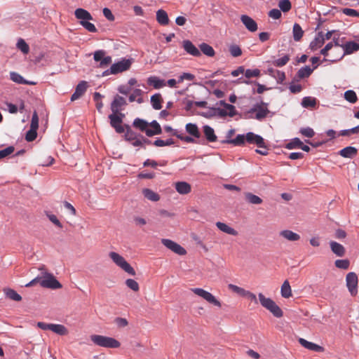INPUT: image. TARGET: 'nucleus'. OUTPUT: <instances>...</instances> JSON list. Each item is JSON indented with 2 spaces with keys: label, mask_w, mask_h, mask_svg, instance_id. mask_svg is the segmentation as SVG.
Instances as JSON below:
<instances>
[{
  "label": "nucleus",
  "mask_w": 359,
  "mask_h": 359,
  "mask_svg": "<svg viewBox=\"0 0 359 359\" xmlns=\"http://www.w3.org/2000/svg\"><path fill=\"white\" fill-rule=\"evenodd\" d=\"M88 83L86 81H80L76 86L75 91L71 96V101L74 102L80 98L86 91Z\"/></svg>",
  "instance_id": "obj_17"
},
{
  "label": "nucleus",
  "mask_w": 359,
  "mask_h": 359,
  "mask_svg": "<svg viewBox=\"0 0 359 359\" xmlns=\"http://www.w3.org/2000/svg\"><path fill=\"white\" fill-rule=\"evenodd\" d=\"M132 58L123 57L119 61L111 65L109 69L104 71L102 74V76H107L109 74H117L130 69L132 62Z\"/></svg>",
  "instance_id": "obj_2"
},
{
  "label": "nucleus",
  "mask_w": 359,
  "mask_h": 359,
  "mask_svg": "<svg viewBox=\"0 0 359 359\" xmlns=\"http://www.w3.org/2000/svg\"><path fill=\"white\" fill-rule=\"evenodd\" d=\"M342 13L348 16L359 18V11L353 8H344Z\"/></svg>",
  "instance_id": "obj_58"
},
{
  "label": "nucleus",
  "mask_w": 359,
  "mask_h": 359,
  "mask_svg": "<svg viewBox=\"0 0 359 359\" xmlns=\"http://www.w3.org/2000/svg\"><path fill=\"white\" fill-rule=\"evenodd\" d=\"M280 11L284 13L289 11L292 8V3L290 0H280L278 2Z\"/></svg>",
  "instance_id": "obj_46"
},
{
  "label": "nucleus",
  "mask_w": 359,
  "mask_h": 359,
  "mask_svg": "<svg viewBox=\"0 0 359 359\" xmlns=\"http://www.w3.org/2000/svg\"><path fill=\"white\" fill-rule=\"evenodd\" d=\"M161 243L167 248L179 255H184L187 253L186 250L183 247L170 239L163 238Z\"/></svg>",
  "instance_id": "obj_11"
},
{
  "label": "nucleus",
  "mask_w": 359,
  "mask_h": 359,
  "mask_svg": "<svg viewBox=\"0 0 359 359\" xmlns=\"http://www.w3.org/2000/svg\"><path fill=\"white\" fill-rule=\"evenodd\" d=\"M142 194H143L144 198H146L147 199H148L151 201L156 202L160 200V196L157 193L154 192L153 190H151L150 189H148V188L143 189Z\"/></svg>",
  "instance_id": "obj_34"
},
{
  "label": "nucleus",
  "mask_w": 359,
  "mask_h": 359,
  "mask_svg": "<svg viewBox=\"0 0 359 359\" xmlns=\"http://www.w3.org/2000/svg\"><path fill=\"white\" fill-rule=\"evenodd\" d=\"M126 285L132 290L137 292L139 290V284L134 279L128 278L126 280Z\"/></svg>",
  "instance_id": "obj_55"
},
{
  "label": "nucleus",
  "mask_w": 359,
  "mask_h": 359,
  "mask_svg": "<svg viewBox=\"0 0 359 359\" xmlns=\"http://www.w3.org/2000/svg\"><path fill=\"white\" fill-rule=\"evenodd\" d=\"M202 128L204 136L208 142H215L217 140V136L211 126L204 125Z\"/></svg>",
  "instance_id": "obj_20"
},
{
  "label": "nucleus",
  "mask_w": 359,
  "mask_h": 359,
  "mask_svg": "<svg viewBox=\"0 0 359 359\" xmlns=\"http://www.w3.org/2000/svg\"><path fill=\"white\" fill-rule=\"evenodd\" d=\"M104 55H106L105 50H97L93 53V59L95 62H99L100 63Z\"/></svg>",
  "instance_id": "obj_61"
},
{
  "label": "nucleus",
  "mask_w": 359,
  "mask_h": 359,
  "mask_svg": "<svg viewBox=\"0 0 359 359\" xmlns=\"http://www.w3.org/2000/svg\"><path fill=\"white\" fill-rule=\"evenodd\" d=\"M156 20L161 25H167L169 23V18L166 11L159 9L156 11Z\"/></svg>",
  "instance_id": "obj_31"
},
{
  "label": "nucleus",
  "mask_w": 359,
  "mask_h": 359,
  "mask_svg": "<svg viewBox=\"0 0 359 359\" xmlns=\"http://www.w3.org/2000/svg\"><path fill=\"white\" fill-rule=\"evenodd\" d=\"M338 154L344 158H353L358 154V149L354 147L348 146L341 149Z\"/></svg>",
  "instance_id": "obj_24"
},
{
  "label": "nucleus",
  "mask_w": 359,
  "mask_h": 359,
  "mask_svg": "<svg viewBox=\"0 0 359 359\" xmlns=\"http://www.w3.org/2000/svg\"><path fill=\"white\" fill-rule=\"evenodd\" d=\"M182 48L184 51L194 57H200L201 56V51L199 48H198L190 40L185 39L182 41Z\"/></svg>",
  "instance_id": "obj_14"
},
{
  "label": "nucleus",
  "mask_w": 359,
  "mask_h": 359,
  "mask_svg": "<svg viewBox=\"0 0 359 359\" xmlns=\"http://www.w3.org/2000/svg\"><path fill=\"white\" fill-rule=\"evenodd\" d=\"M191 291L196 295L202 297L210 304H212L216 306L220 307L221 303L216 297L210 292L198 287L191 288Z\"/></svg>",
  "instance_id": "obj_9"
},
{
  "label": "nucleus",
  "mask_w": 359,
  "mask_h": 359,
  "mask_svg": "<svg viewBox=\"0 0 359 359\" xmlns=\"http://www.w3.org/2000/svg\"><path fill=\"white\" fill-rule=\"evenodd\" d=\"M199 50L201 53H203L208 57H214L215 55L214 48L207 43H201L199 45Z\"/></svg>",
  "instance_id": "obj_33"
},
{
  "label": "nucleus",
  "mask_w": 359,
  "mask_h": 359,
  "mask_svg": "<svg viewBox=\"0 0 359 359\" xmlns=\"http://www.w3.org/2000/svg\"><path fill=\"white\" fill-rule=\"evenodd\" d=\"M47 217L49 219V220L53 223L56 226L59 228H62V224L60 222V220L57 219V217L51 213H46Z\"/></svg>",
  "instance_id": "obj_62"
},
{
  "label": "nucleus",
  "mask_w": 359,
  "mask_h": 359,
  "mask_svg": "<svg viewBox=\"0 0 359 359\" xmlns=\"http://www.w3.org/2000/svg\"><path fill=\"white\" fill-rule=\"evenodd\" d=\"M229 287L234 292H236L237 294L241 296L245 297V292L247 290H245V289L233 284H229Z\"/></svg>",
  "instance_id": "obj_63"
},
{
  "label": "nucleus",
  "mask_w": 359,
  "mask_h": 359,
  "mask_svg": "<svg viewBox=\"0 0 359 359\" xmlns=\"http://www.w3.org/2000/svg\"><path fill=\"white\" fill-rule=\"evenodd\" d=\"M301 104L304 108H315L317 104V99L310 96L304 97L302 100Z\"/></svg>",
  "instance_id": "obj_35"
},
{
  "label": "nucleus",
  "mask_w": 359,
  "mask_h": 359,
  "mask_svg": "<svg viewBox=\"0 0 359 359\" xmlns=\"http://www.w3.org/2000/svg\"><path fill=\"white\" fill-rule=\"evenodd\" d=\"M344 99L351 104H355L358 101V96L353 90H348L344 94Z\"/></svg>",
  "instance_id": "obj_42"
},
{
  "label": "nucleus",
  "mask_w": 359,
  "mask_h": 359,
  "mask_svg": "<svg viewBox=\"0 0 359 359\" xmlns=\"http://www.w3.org/2000/svg\"><path fill=\"white\" fill-rule=\"evenodd\" d=\"M280 294L283 298H289L292 296V289L288 280H285L280 288Z\"/></svg>",
  "instance_id": "obj_38"
},
{
  "label": "nucleus",
  "mask_w": 359,
  "mask_h": 359,
  "mask_svg": "<svg viewBox=\"0 0 359 359\" xmlns=\"http://www.w3.org/2000/svg\"><path fill=\"white\" fill-rule=\"evenodd\" d=\"M147 83L155 89H160L166 85L165 80L155 76H149L147 79Z\"/></svg>",
  "instance_id": "obj_28"
},
{
  "label": "nucleus",
  "mask_w": 359,
  "mask_h": 359,
  "mask_svg": "<svg viewBox=\"0 0 359 359\" xmlns=\"http://www.w3.org/2000/svg\"><path fill=\"white\" fill-rule=\"evenodd\" d=\"M133 126L147 135V131L148 130L149 127V122L143 118H135L133 120Z\"/></svg>",
  "instance_id": "obj_26"
},
{
  "label": "nucleus",
  "mask_w": 359,
  "mask_h": 359,
  "mask_svg": "<svg viewBox=\"0 0 359 359\" xmlns=\"http://www.w3.org/2000/svg\"><path fill=\"white\" fill-rule=\"evenodd\" d=\"M50 330L59 335L63 336L67 333V328L60 324H53L50 323Z\"/></svg>",
  "instance_id": "obj_40"
},
{
  "label": "nucleus",
  "mask_w": 359,
  "mask_h": 359,
  "mask_svg": "<svg viewBox=\"0 0 359 359\" xmlns=\"http://www.w3.org/2000/svg\"><path fill=\"white\" fill-rule=\"evenodd\" d=\"M245 198L246 200V201L250 204H253V205H259V204H261L262 203V199L251 193V192H245Z\"/></svg>",
  "instance_id": "obj_36"
},
{
  "label": "nucleus",
  "mask_w": 359,
  "mask_h": 359,
  "mask_svg": "<svg viewBox=\"0 0 359 359\" xmlns=\"http://www.w3.org/2000/svg\"><path fill=\"white\" fill-rule=\"evenodd\" d=\"M162 97L160 93H155L151 97V103L152 107L156 110H159L162 108L161 105Z\"/></svg>",
  "instance_id": "obj_39"
},
{
  "label": "nucleus",
  "mask_w": 359,
  "mask_h": 359,
  "mask_svg": "<svg viewBox=\"0 0 359 359\" xmlns=\"http://www.w3.org/2000/svg\"><path fill=\"white\" fill-rule=\"evenodd\" d=\"M346 283L348 290L351 296L354 297L358 293V276L355 272H349L346 276Z\"/></svg>",
  "instance_id": "obj_10"
},
{
  "label": "nucleus",
  "mask_w": 359,
  "mask_h": 359,
  "mask_svg": "<svg viewBox=\"0 0 359 359\" xmlns=\"http://www.w3.org/2000/svg\"><path fill=\"white\" fill-rule=\"evenodd\" d=\"M109 257L118 266L122 269L125 272H126L130 276L135 275V269L125 259V258L120 255L118 253L115 252H109Z\"/></svg>",
  "instance_id": "obj_6"
},
{
  "label": "nucleus",
  "mask_w": 359,
  "mask_h": 359,
  "mask_svg": "<svg viewBox=\"0 0 359 359\" xmlns=\"http://www.w3.org/2000/svg\"><path fill=\"white\" fill-rule=\"evenodd\" d=\"M4 294L6 297L10 299L15 302H20L22 300V297L15 290L11 288H4Z\"/></svg>",
  "instance_id": "obj_37"
},
{
  "label": "nucleus",
  "mask_w": 359,
  "mask_h": 359,
  "mask_svg": "<svg viewBox=\"0 0 359 359\" xmlns=\"http://www.w3.org/2000/svg\"><path fill=\"white\" fill-rule=\"evenodd\" d=\"M317 67L318 65L313 66V68L309 65L302 67L298 70L295 76L293 78V81H298L299 79L308 78Z\"/></svg>",
  "instance_id": "obj_15"
},
{
  "label": "nucleus",
  "mask_w": 359,
  "mask_h": 359,
  "mask_svg": "<svg viewBox=\"0 0 359 359\" xmlns=\"http://www.w3.org/2000/svg\"><path fill=\"white\" fill-rule=\"evenodd\" d=\"M254 85L257 86V88H252V92L253 94H255L256 93H257L258 94H262L265 90L270 89L269 88H267L265 85L261 84L256 81H254Z\"/></svg>",
  "instance_id": "obj_54"
},
{
  "label": "nucleus",
  "mask_w": 359,
  "mask_h": 359,
  "mask_svg": "<svg viewBox=\"0 0 359 359\" xmlns=\"http://www.w3.org/2000/svg\"><path fill=\"white\" fill-rule=\"evenodd\" d=\"M109 119L110 126L115 130L116 133L121 134L125 132L126 126H123V121H121V118L116 115V113H113L108 116Z\"/></svg>",
  "instance_id": "obj_12"
},
{
  "label": "nucleus",
  "mask_w": 359,
  "mask_h": 359,
  "mask_svg": "<svg viewBox=\"0 0 359 359\" xmlns=\"http://www.w3.org/2000/svg\"><path fill=\"white\" fill-rule=\"evenodd\" d=\"M40 285L45 288L53 290L59 289L62 287V284L56 278L50 273H45L43 278H41Z\"/></svg>",
  "instance_id": "obj_8"
},
{
  "label": "nucleus",
  "mask_w": 359,
  "mask_h": 359,
  "mask_svg": "<svg viewBox=\"0 0 359 359\" xmlns=\"http://www.w3.org/2000/svg\"><path fill=\"white\" fill-rule=\"evenodd\" d=\"M37 137V130L34 128H29L25 134V140L28 142L34 141Z\"/></svg>",
  "instance_id": "obj_50"
},
{
  "label": "nucleus",
  "mask_w": 359,
  "mask_h": 359,
  "mask_svg": "<svg viewBox=\"0 0 359 359\" xmlns=\"http://www.w3.org/2000/svg\"><path fill=\"white\" fill-rule=\"evenodd\" d=\"M229 52L233 57H238L242 54L241 48L236 44H232L229 46Z\"/></svg>",
  "instance_id": "obj_51"
},
{
  "label": "nucleus",
  "mask_w": 359,
  "mask_h": 359,
  "mask_svg": "<svg viewBox=\"0 0 359 359\" xmlns=\"http://www.w3.org/2000/svg\"><path fill=\"white\" fill-rule=\"evenodd\" d=\"M264 140V139L262 136L253 132H248L246 134H238L233 140H223L221 141V143L231 144L237 147L248 143L255 144L257 147H263Z\"/></svg>",
  "instance_id": "obj_1"
},
{
  "label": "nucleus",
  "mask_w": 359,
  "mask_h": 359,
  "mask_svg": "<svg viewBox=\"0 0 359 359\" xmlns=\"http://www.w3.org/2000/svg\"><path fill=\"white\" fill-rule=\"evenodd\" d=\"M299 133L306 137H312L315 135L313 129L310 127L300 128Z\"/></svg>",
  "instance_id": "obj_56"
},
{
  "label": "nucleus",
  "mask_w": 359,
  "mask_h": 359,
  "mask_svg": "<svg viewBox=\"0 0 359 359\" xmlns=\"http://www.w3.org/2000/svg\"><path fill=\"white\" fill-rule=\"evenodd\" d=\"M90 339L95 345L101 347L116 348L121 346L118 340L110 337L93 334L90 336Z\"/></svg>",
  "instance_id": "obj_4"
},
{
  "label": "nucleus",
  "mask_w": 359,
  "mask_h": 359,
  "mask_svg": "<svg viewBox=\"0 0 359 359\" xmlns=\"http://www.w3.org/2000/svg\"><path fill=\"white\" fill-rule=\"evenodd\" d=\"M261 75V72L259 69H245V77L246 79H250V78H252V77H259V76Z\"/></svg>",
  "instance_id": "obj_47"
},
{
  "label": "nucleus",
  "mask_w": 359,
  "mask_h": 359,
  "mask_svg": "<svg viewBox=\"0 0 359 359\" xmlns=\"http://www.w3.org/2000/svg\"><path fill=\"white\" fill-rule=\"evenodd\" d=\"M162 133V129L160 124L157 121L153 120L149 122L148 130L147 131V137H153L156 135H160Z\"/></svg>",
  "instance_id": "obj_19"
},
{
  "label": "nucleus",
  "mask_w": 359,
  "mask_h": 359,
  "mask_svg": "<svg viewBox=\"0 0 359 359\" xmlns=\"http://www.w3.org/2000/svg\"><path fill=\"white\" fill-rule=\"evenodd\" d=\"M16 46L24 54H27L29 51V45L21 38L18 40Z\"/></svg>",
  "instance_id": "obj_44"
},
{
  "label": "nucleus",
  "mask_w": 359,
  "mask_h": 359,
  "mask_svg": "<svg viewBox=\"0 0 359 359\" xmlns=\"http://www.w3.org/2000/svg\"><path fill=\"white\" fill-rule=\"evenodd\" d=\"M241 21L248 31L255 32L257 30V23L249 15H242L241 16Z\"/></svg>",
  "instance_id": "obj_18"
},
{
  "label": "nucleus",
  "mask_w": 359,
  "mask_h": 359,
  "mask_svg": "<svg viewBox=\"0 0 359 359\" xmlns=\"http://www.w3.org/2000/svg\"><path fill=\"white\" fill-rule=\"evenodd\" d=\"M330 246L332 252L337 257H344L346 253L345 248L340 243L331 241Z\"/></svg>",
  "instance_id": "obj_27"
},
{
  "label": "nucleus",
  "mask_w": 359,
  "mask_h": 359,
  "mask_svg": "<svg viewBox=\"0 0 359 359\" xmlns=\"http://www.w3.org/2000/svg\"><path fill=\"white\" fill-rule=\"evenodd\" d=\"M80 24L88 32H97V28L95 27V25L90 22L89 20L86 21H80Z\"/></svg>",
  "instance_id": "obj_52"
},
{
  "label": "nucleus",
  "mask_w": 359,
  "mask_h": 359,
  "mask_svg": "<svg viewBox=\"0 0 359 359\" xmlns=\"http://www.w3.org/2000/svg\"><path fill=\"white\" fill-rule=\"evenodd\" d=\"M179 139L182 141L187 142V143H194V144H204V140H197L196 138L194 137L191 135L184 136L181 133L180 136L179 137Z\"/></svg>",
  "instance_id": "obj_43"
},
{
  "label": "nucleus",
  "mask_w": 359,
  "mask_h": 359,
  "mask_svg": "<svg viewBox=\"0 0 359 359\" xmlns=\"http://www.w3.org/2000/svg\"><path fill=\"white\" fill-rule=\"evenodd\" d=\"M185 130L190 135L196 138L197 140L201 139V133L198 126L196 123H188L185 126Z\"/></svg>",
  "instance_id": "obj_21"
},
{
  "label": "nucleus",
  "mask_w": 359,
  "mask_h": 359,
  "mask_svg": "<svg viewBox=\"0 0 359 359\" xmlns=\"http://www.w3.org/2000/svg\"><path fill=\"white\" fill-rule=\"evenodd\" d=\"M290 60V55H284L283 57L275 59L273 58L271 61L269 60L266 61V63L271 64L272 65L277 67H281L284 65H285L287 62Z\"/></svg>",
  "instance_id": "obj_32"
},
{
  "label": "nucleus",
  "mask_w": 359,
  "mask_h": 359,
  "mask_svg": "<svg viewBox=\"0 0 359 359\" xmlns=\"http://www.w3.org/2000/svg\"><path fill=\"white\" fill-rule=\"evenodd\" d=\"M224 112H225V117L227 116H229V117H233L238 114V111L236 109L235 106H233L231 104H229L227 106V108L226 109V110L224 109Z\"/></svg>",
  "instance_id": "obj_57"
},
{
  "label": "nucleus",
  "mask_w": 359,
  "mask_h": 359,
  "mask_svg": "<svg viewBox=\"0 0 359 359\" xmlns=\"http://www.w3.org/2000/svg\"><path fill=\"white\" fill-rule=\"evenodd\" d=\"M260 304L269 311L274 317L280 318L283 316V312L279 306L271 298L266 297L262 293L258 294Z\"/></svg>",
  "instance_id": "obj_3"
},
{
  "label": "nucleus",
  "mask_w": 359,
  "mask_h": 359,
  "mask_svg": "<svg viewBox=\"0 0 359 359\" xmlns=\"http://www.w3.org/2000/svg\"><path fill=\"white\" fill-rule=\"evenodd\" d=\"M267 105V103L261 100L260 104L257 103L254 104L253 107L249 109L248 113L256 112L254 118L258 121H262L265 118L269 113Z\"/></svg>",
  "instance_id": "obj_7"
},
{
  "label": "nucleus",
  "mask_w": 359,
  "mask_h": 359,
  "mask_svg": "<svg viewBox=\"0 0 359 359\" xmlns=\"http://www.w3.org/2000/svg\"><path fill=\"white\" fill-rule=\"evenodd\" d=\"M268 15L274 20H278L280 18L282 13L279 9L273 8L271 11H269Z\"/></svg>",
  "instance_id": "obj_64"
},
{
  "label": "nucleus",
  "mask_w": 359,
  "mask_h": 359,
  "mask_svg": "<svg viewBox=\"0 0 359 359\" xmlns=\"http://www.w3.org/2000/svg\"><path fill=\"white\" fill-rule=\"evenodd\" d=\"M341 48L344 53L341 54L340 53L338 57L334 59H326L325 57L323 61H330L332 63L340 61L345 55L353 54V53L359 50V43L353 41H349L344 44H341Z\"/></svg>",
  "instance_id": "obj_5"
},
{
  "label": "nucleus",
  "mask_w": 359,
  "mask_h": 359,
  "mask_svg": "<svg viewBox=\"0 0 359 359\" xmlns=\"http://www.w3.org/2000/svg\"><path fill=\"white\" fill-rule=\"evenodd\" d=\"M175 188L180 194L182 195L187 194L191 191V185L184 181H179L175 182Z\"/></svg>",
  "instance_id": "obj_22"
},
{
  "label": "nucleus",
  "mask_w": 359,
  "mask_h": 359,
  "mask_svg": "<svg viewBox=\"0 0 359 359\" xmlns=\"http://www.w3.org/2000/svg\"><path fill=\"white\" fill-rule=\"evenodd\" d=\"M325 43L324 34L323 32H319L316 36L315 39L310 43L309 48L312 50H316L321 47Z\"/></svg>",
  "instance_id": "obj_23"
},
{
  "label": "nucleus",
  "mask_w": 359,
  "mask_h": 359,
  "mask_svg": "<svg viewBox=\"0 0 359 359\" xmlns=\"http://www.w3.org/2000/svg\"><path fill=\"white\" fill-rule=\"evenodd\" d=\"M30 128L36 130L39 128V116L36 111H34L32 114Z\"/></svg>",
  "instance_id": "obj_59"
},
{
  "label": "nucleus",
  "mask_w": 359,
  "mask_h": 359,
  "mask_svg": "<svg viewBox=\"0 0 359 359\" xmlns=\"http://www.w3.org/2000/svg\"><path fill=\"white\" fill-rule=\"evenodd\" d=\"M10 79L13 82L18 83V84H23L25 82V78L21 76L20 74L15 72H11L10 73Z\"/></svg>",
  "instance_id": "obj_48"
},
{
  "label": "nucleus",
  "mask_w": 359,
  "mask_h": 359,
  "mask_svg": "<svg viewBox=\"0 0 359 359\" xmlns=\"http://www.w3.org/2000/svg\"><path fill=\"white\" fill-rule=\"evenodd\" d=\"M143 91L141 89L135 88L132 94H130L128 97V100L130 102H133L136 100V97L142 96Z\"/></svg>",
  "instance_id": "obj_60"
},
{
  "label": "nucleus",
  "mask_w": 359,
  "mask_h": 359,
  "mask_svg": "<svg viewBox=\"0 0 359 359\" xmlns=\"http://www.w3.org/2000/svg\"><path fill=\"white\" fill-rule=\"evenodd\" d=\"M127 105L126 100L124 97L116 95L112 100L110 109L113 113H117L122 110V107Z\"/></svg>",
  "instance_id": "obj_16"
},
{
  "label": "nucleus",
  "mask_w": 359,
  "mask_h": 359,
  "mask_svg": "<svg viewBox=\"0 0 359 359\" xmlns=\"http://www.w3.org/2000/svg\"><path fill=\"white\" fill-rule=\"evenodd\" d=\"M216 226L222 232L226 233L229 235L231 236H237L238 234V231L235 230L233 228L229 226L225 223L217 222L216 223Z\"/></svg>",
  "instance_id": "obj_30"
},
{
  "label": "nucleus",
  "mask_w": 359,
  "mask_h": 359,
  "mask_svg": "<svg viewBox=\"0 0 359 359\" xmlns=\"http://www.w3.org/2000/svg\"><path fill=\"white\" fill-rule=\"evenodd\" d=\"M304 35V31L298 23L293 25V40L299 41Z\"/></svg>",
  "instance_id": "obj_41"
},
{
  "label": "nucleus",
  "mask_w": 359,
  "mask_h": 359,
  "mask_svg": "<svg viewBox=\"0 0 359 359\" xmlns=\"http://www.w3.org/2000/svg\"><path fill=\"white\" fill-rule=\"evenodd\" d=\"M125 126L126 128L123 138L126 142H131L133 140L137 139V137H140V135H142L140 133H137L133 131L129 125L125 124Z\"/></svg>",
  "instance_id": "obj_29"
},
{
  "label": "nucleus",
  "mask_w": 359,
  "mask_h": 359,
  "mask_svg": "<svg viewBox=\"0 0 359 359\" xmlns=\"http://www.w3.org/2000/svg\"><path fill=\"white\" fill-rule=\"evenodd\" d=\"M358 133H359V125L355 127H353L352 128H350V129L341 130H340L339 135L341 136H349L351 134H358Z\"/></svg>",
  "instance_id": "obj_49"
},
{
  "label": "nucleus",
  "mask_w": 359,
  "mask_h": 359,
  "mask_svg": "<svg viewBox=\"0 0 359 359\" xmlns=\"http://www.w3.org/2000/svg\"><path fill=\"white\" fill-rule=\"evenodd\" d=\"M15 151V147L13 146H8L6 148L0 150V159L4 158L11 154H13Z\"/></svg>",
  "instance_id": "obj_53"
},
{
  "label": "nucleus",
  "mask_w": 359,
  "mask_h": 359,
  "mask_svg": "<svg viewBox=\"0 0 359 359\" xmlns=\"http://www.w3.org/2000/svg\"><path fill=\"white\" fill-rule=\"evenodd\" d=\"M334 264L338 269L346 270L349 268L350 261L348 259H337L334 262Z\"/></svg>",
  "instance_id": "obj_45"
},
{
  "label": "nucleus",
  "mask_w": 359,
  "mask_h": 359,
  "mask_svg": "<svg viewBox=\"0 0 359 359\" xmlns=\"http://www.w3.org/2000/svg\"><path fill=\"white\" fill-rule=\"evenodd\" d=\"M208 110L207 111H202L198 113V114L206 118H211L214 116H217L219 118L225 117L224 109L215 107H208Z\"/></svg>",
  "instance_id": "obj_13"
},
{
  "label": "nucleus",
  "mask_w": 359,
  "mask_h": 359,
  "mask_svg": "<svg viewBox=\"0 0 359 359\" xmlns=\"http://www.w3.org/2000/svg\"><path fill=\"white\" fill-rule=\"evenodd\" d=\"M75 17L80 21H86L93 20L91 14L86 9L79 8L74 11Z\"/></svg>",
  "instance_id": "obj_25"
}]
</instances>
